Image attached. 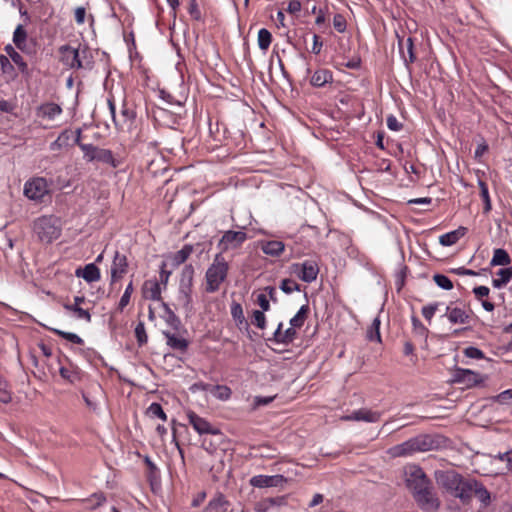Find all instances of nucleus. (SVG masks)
Returning a JSON list of instances; mask_svg holds the SVG:
<instances>
[{"label": "nucleus", "mask_w": 512, "mask_h": 512, "mask_svg": "<svg viewBox=\"0 0 512 512\" xmlns=\"http://www.w3.org/2000/svg\"><path fill=\"white\" fill-rule=\"evenodd\" d=\"M58 52L60 62L69 69L93 68V56L87 47L74 48L70 45H62Z\"/></svg>", "instance_id": "obj_1"}, {"label": "nucleus", "mask_w": 512, "mask_h": 512, "mask_svg": "<svg viewBox=\"0 0 512 512\" xmlns=\"http://www.w3.org/2000/svg\"><path fill=\"white\" fill-rule=\"evenodd\" d=\"M435 479L439 486H441L455 498H458L462 501L463 498L467 497L466 492L469 488V479H464L462 475L456 471H436Z\"/></svg>", "instance_id": "obj_2"}, {"label": "nucleus", "mask_w": 512, "mask_h": 512, "mask_svg": "<svg viewBox=\"0 0 512 512\" xmlns=\"http://www.w3.org/2000/svg\"><path fill=\"white\" fill-rule=\"evenodd\" d=\"M433 447L434 441L429 435H418L389 448L387 452L393 458L407 457L417 452L432 450Z\"/></svg>", "instance_id": "obj_3"}, {"label": "nucleus", "mask_w": 512, "mask_h": 512, "mask_svg": "<svg viewBox=\"0 0 512 512\" xmlns=\"http://www.w3.org/2000/svg\"><path fill=\"white\" fill-rule=\"evenodd\" d=\"M229 271V264L222 253L215 255L212 264L205 273L206 287L208 293H214L220 289L221 284L226 280Z\"/></svg>", "instance_id": "obj_4"}, {"label": "nucleus", "mask_w": 512, "mask_h": 512, "mask_svg": "<svg viewBox=\"0 0 512 512\" xmlns=\"http://www.w3.org/2000/svg\"><path fill=\"white\" fill-rule=\"evenodd\" d=\"M194 267L187 264L183 267L180 277L177 302L186 312L192 310V290L194 279Z\"/></svg>", "instance_id": "obj_5"}, {"label": "nucleus", "mask_w": 512, "mask_h": 512, "mask_svg": "<svg viewBox=\"0 0 512 512\" xmlns=\"http://www.w3.org/2000/svg\"><path fill=\"white\" fill-rule=\"evenodd\" d=\"M34 231L42 242L51 243L60 236L61 229L52 217L43 216L34 222Z\"/></svg>", "instance_id": "obj_6"}, {"label": "nucleus", "mask_w": 512, "mask_h": 512, "mask_svg": "<svg viewBox=\"0 0 512 512\" xmlns=\"http://www.w3.org/2000/svg\"><path fill=\"white\" fill-rule=\"evenodd\" d=\"M405 484L412 495L429 484L431 481L426 476L423 469L417 465H409L404 469Z\"/></svg>", "instance_id": "obj_7"}, {"label": "nucleus", "mask_w": 512, "mask_h": 512, "mask_svg": "<svg viewBox=\"0 0 512 512\" xmlns=\"http://www.w3.org/2000/svg\"><path fill=\"white\" fill-rule=\"evenodd\" d=\"M413 497L417 505L426 512H437L440 508L441 502L436 493L433 491L432 484L425 488L416 491Z\"/></svg>", "instance_id": "obj_8"}, {"label": "nucleus", "mask_w": 512, "mask_h": 512, "mask_svg": "<svg viewBox=\"0 0 512 512\" xmlns=\"http://www.w3.org/2000/svg\"><path fill=\"white\" fill-rule=\"evenodd\" d=\"M189 424L199 434L222 435L221 431L213 426L207 419L199 416L196 412L188 410L186 412Z\"/></svg>", "instance_id": "obj_9"}, {"label": "nucleus", "mask_w": 512, "mask_h": 512, "mask_svg": "<svg viewBox=\"0 0 512 512\" xmlns=\"http://www.w3.org/2000/svg\"><path fill=\"white\" fill-rule=\"evenodd\" d=\"M291 268L293 273H295L302 281L307 283L315 281L319 273V266L314 260H306L303 263H294Z\"/></svg>", "instance_id": "obj_10"}, {"label": "nucleus", "mask_w": 512, "mask_h": 512, "mask_svg": "<svg viewBox=\"0 0 512 512\" xmlns=\"http://www.w3.org/2000/svg\"><path fill=\"white\" fill-rule=\"evenodd\" d=\"M48 192L47 181L42 177L33 178L24 185V195L31 200H42Z\"/></svg>", "instance_id": "obj_11"}, {"label": "nucleus", "mask_w": 512, "mask_h": 512, "mask_svg": "<svg viewBox=\"0 0 512 512\" xmlns=\"http://www.w3.org/2000/svg\"><path fill=\"white\" fill-rule=\"evenodd\" d=\"M485 381L481 374L469 369L458 368L453 374V382L462 384L464 388H472Z\"/></svg>", "instance_id": "obj_12"}, {"label": "nucleus", "mask_w": 512, "mask_h": 512, "mask_svg": "<svg viewBox=\"0 0 512 512\" xmlns=\"http://www.w3.org/2000/svg\"><path fill=\"white\" fill-rule=\"evenodd\" d=\"M469 488L467 489V497L463 498V503H469L472 499V496H476L478 500L484 505L488 506L491 502V495L490 492L485 488V486L475 480V479H469Z\"/></svg>", "instance_id": "obj_13"}, {"label": "nucleus", "mask_w": 512, "mask_h": 512, "mask_svg": "<svg viewBox=\"0 0 512 512\" xmlns=\"http://www.w3.org/2000/svg\"><path fill=\"white\" fill-rule=\"evenodd\" d=\"M246 239L245 232L229 230L223 234L218 246L221 251H227L239 247Z\"/></svg>", "instance_id": "obj_14"}, {"label": "nucleus", "mask_w": 512, "mask_h": 512, "mask_svg": "<svg viewBox=\"0 0 512 512\" xmlns=\"http://www.w3.org/2000/svg\"><path fill=\"white\" fill-rule=\"evenodd\" d=\"M128 270V260L126 255L116 251L111 265V285L120 280Z\"/></svg>", "instance_id": "obj_15"}, {"label": "nucleus", "mask_w": 512, "mask_h": 512, "mask_svg": "<svg viewBox=\"0 0 512 512\" xmlns=\"http://www.w3.org/2000/svg\"><path fill=\"white\" fill-rule=\"evenodd\" d=\"M382 413L367 408H361L353 411L350 415L344 416L346 421H363L367 423H375L380 420Z\"/></svg>", "instance_id": "obj_16"}, {"label": "nucleus", "mask_w": 512, "mask_h": 512, "mask_svg": "<svg viewBox=\"0 0 512 512\" xmlns=\"http://www.w3.org/2000/svg\"><path fill=\"white\" fill-rule=\"evenodd\" d=\"M27 32L23 25L19 24L13 33V43L23 53L32 55L35 52L33 45L28 43Z\"/></svg>", "instance_id": "obj_17"}, {"label": "nucleus", "mask_w": 512, "mask_h": 512, "mask_svg": "<svg viewBox=\"0 0 512 512\" xmlns=\"http://www.w3.org/2000/svg\"><path fill=\"white\" fill-rule=\"evenodd\" d=\"M444 316L447 317L452 324H467L470 319L469 313L464 308L454 306L453 303L446 306Z\"/></svg>", "instance_id": "obj_18"}, {"label": "nucleus", "mask_w": 512, "mask_h": 512, "mask_svg": "<svg viewBox=\"0 0 512 512\" xmlns=\"http://www.w3.org/2000/svg\"><path fill=\"white\" fill-rule=\"evenodd\" d=\"M4 51L7 54L6 56L11 60L17 67L20 73L24 76H30V70L28 67V64L22 57V55L16 51V49L11 45L8 44L4 47Z\"/></svg>", "instance_id": "obj_19"}, {"label": "nucleus", "mask_w": 512, "mask_h": 512, "mask_svg": "<svg viewBox=\"0 0 512 512\" xmlns=\"http://www.w3.org/2000/svg\"><path fill=\"white\" fill-rule=\"evenodd\" d=\"M283 479L282 475H256L250 479V484L257 488L276 487Z\"/></svg>", "instance_id": "obj_20"}, {"label": "nucleus", "mask_w": 512, "mask_h": 512, "mask_svg": "<svg viewBox=\"0 0 512 512\" xmlns=\"http://www.w3.org/2000/svg\"><path fill=\"white\" fill-rule=\"evenodd\" d=\"M85 302V298L83 296L74 297L73 304H65L64 308L67 311L73 312L77 319L85 320L86 322H91V314L88 310L83 309L81 304Z\"/></svg>", "instance_id": "obj_21"}, {"label": "nucleus", "mask_w": 512, "mask_h": 512, "mask_svg": "<svg viewBox=\"0 0 512 512\" xmlns=\"http://www.w3.org/2000/svg\"><path fill=\"white\" fill-rule=\"evenodd\" d=\"M231 504L222 493H217L209 500L204 512H228Z\"/></svg>", "instance_id": "obj_22"}, {"label": "nucleus", "mask_w": 512, "mask_h": 512, "mask_svg": "<svg viewBox=\"0 0 512 512\" xmlns=\"http://www.w3.org/2000/svg\"><path fill=\"white\" fill-rule=\"evenodd\" d=\"M136 118V112L134 109L128 107L126 102L123 103L120 113V118L115 120V126L117 129L131 128Z\"/></svg>", "instance_id": "obj_23"}, {"label": "nucleus", "mask_w": 512, "mask_h": 512, "mask_svg": "<svg viewBox=\"0 0 512 512\" xmlns=\"http://www.w3.org/2000/svg\"><path fill=\"white\" fill-rule=\"evenodd\" d=\"M61 113L62 108L60 105L53 102L44 103L37 108V116L50 121L61 115Z\"/></svg>", "instance_id": "obj_24"}, {"label": "nucleus", "mask_w": 512, "mask_h": 512, "mask_svg": "<svg viewBox=\"0 0 512 512\" xmlns=\"http://www.w3.org/2000/svg\"><path fill=\"white\" fill-rule=\"evenodd\" d=\"M162 333L166 338V344L170 348L180 352H185L187 350L189 343L185 338L167 330H164Z\"/></svg>", "instance_id": "obj_25"}, {"label": "nucleus", "mask_w": 512, "mask_h": 512, "mask_svg": "<svg viewBox=\"0 0 512 512\" xmlns=\"http://www.w3.org/2000/svg\"><path fill=\"white\" fill-rule=\"evenodd\" d=\"M143 297L146 299L161 300V287L157 280H147L142 287Z\"/></svg>", "instance_id": "obj_26"}, {"label": "nucleus", "mask_w": 512, "mask_h": 512, "mask_svg": "<svg viewBox=\"0 0 512 512\" xmlns=\"http://www.w3.org/2000/svg\"><path fill=\"white\" fill-rule=\"evenodd\" d=\"M466 227L460 226L456 230L445 233L439 237V243L442 246H452L456 244L467 233Z\"/></svg>", "instance_id": "obj_27"}, {"label": "nucleus", "mask_w": 512, "mask_h": 512, "mask_svg": "<svg viewBox=\"0 0 512 512\" xmlns=\"http://www.w3.org/2000/svg\"><path fill=\"white\" fill-rule=\"evenodd\" d=\"M76 276L82 277L89 283L98 281L101 277L100 270L94 263L87 264L83 269H77Z\"/></svg>", "instance_id": "obj_28"}, {"label": "nucleus", "mask_w": 512, "mask_h": 512, "mask_svg": "<svg viewBox=\"0 0 512 512\" xmlns=\"http://www.w3.org/2000/svg\"><path fill=\"white\" fill-rule=\"evenodd\" d=\"M399 49L406 65L415 62L416 56L414 54V44L413 39L411 37H408L405 43L402 40H400Z\"/></svg>", "instance_id": "obj_29"}, {"label": "nucleus", "mask_w": 512, "mask_h": 512, "mask_svg": "<svg viewBox=\"0 0 512 512\" xmlns=\"http://www.w3.org/2000/svg\"><path fill=\"white\" fill-rule=\"evenodd\" d=\"M333 74L328 69H318L311 77L310 83L314 87H323L325 84L332 82Z\"/></svg>", "instance_id": "obj_30"}, {"label": "nucleus", "mask_w": 512, "mask_h": 512, "mask_svg": "<svg viewBox=\"0 0 512 512\" xmlns=\"http://www.w3.org/2000/svg\"><path fill=\"white\" fill-rule=\"evenodd\" d=\"M193 252V246L190 244L184 245L179 251L171 256L172 265L178 267L183 264Z\"/></svg>", "instance_id": "obj_31"}, {"label": "nucleus", "mask_w": 512, "mask_h": 512, "mask_svg": "<svg viewBox=\"0 0 512 512\" xmlns=\"http://www.w3.org/2000/svg\"><path fill=\"white\" fill-rule=\"evenodd\" d=\"M497 276V278L492 279V285L495 288L500 289L512 279V267L499 269Z\"/></svg>", "instance_id": "obj_32"}, {"label": "nucleus", "mask_w": 512, "mask_h": 512, "mask_svg": "<svg viewBox=\"0 0 512 512\" xmlns=\"http://www.w3.org/2000/svg\"><path fill=\"white\" fill-rule=\"evenodd\" d=\"M162 306L165 311V315L163 316L166 324L174 331H178L181 327V321L179 317L171 310V308L166 303H162Z\"/></svg>", "instance_id": "obj_33"}, {"label": "nucleus", "mask_w": 512, "mask_h": 512, "mask_svg": "<svg viewBox=\"0 0 512 512\" xmlns=\"http://www.w3.org/2000/svg\"><path fill=\"white\" fill-rule=\"evenodd\" d=\"M309 311L310 308L307 304L302 305L298 312L290 319V325L295 327L296 329L301 328L304 325L306 319L308 318Z\"/></svg>", "instance_id": "obj_34"}, {"label": "nucleus", "mask_w": 512, "mask_h": 512, "mask_svg": "<svg viewBox=\"0 0 512 512\" xmlns=\"http://www.w3.org/2000/svg\"><path fill=\"white\" fill-rule=\"evenodd\" d=\"M511 263V258L506 250L498 248L494 250L493 257L490 261L491 266H506Z\"/></svg>", "instance_id": "obj_35"}, {"label": "nucleus", "mask_w": 512, "mask_h": 512, "mask_svg": "<svg viewBox=\"0 0 512 512\" xmlns=\"http://www.w3.org/2000/svg\"><path fill=\"white\" fill-rule=\"evenodd\" d=\"M96 160L108 164L113 168L118 167L120 164V162L114 158L112 151L104 148L98 149Z\"/></svg>", "instance_id": "obj_36"}, {"label": "nucleus", "mask_w": 512, "mask_h": 512, "mask_svg": "<svg viewBox=\"0 0 512 512\" xmlns=\"http://www.w3.org/2000/svg\"><path fill=\"white\" fill-rule=\"evenodd\" d=\"M262 250L267 255L278 256L283 252L284 244L276 240L268 241L263 245Z\"/></svg>", "instance_id": "obj_37"}, {"label": "nucleus", "mask_w": 512, "mask_h": 512, "mask_svg": "<svg viewBox=\"0 0 512 512\" xmlns=\"http://www.w3.org/2000/svg\"><path fill=\"white\" fill-rule=\"evenodd\" d=\"M380 325L381 321L379 317H375L374 320L372 321L371 326L367 330V338L370 341L381 342Z\"/></svg>", "instance_id": "obj_38"}, {"label": "nucleus", "mask_w": 512, "mask_h": 512, "mask_svg": "<svg viewBox=\"0 0 512 512\" xmlns=\"http://www.w3.org/2000/svg\"><path fill=\"white\" fill-rule=\"evenodd\" d=\"M479 188H480V196L484 202L483 212L487 214L492 209L488 186L484 181H479Z\"/></svg>", "instance_id": "obj_39"}, {"label": "nucleus", "mask_w": 512, "mask_h": 512, "mask_svg": "<svg viewBox=\"0 0 512 512\" xmlns=\"http://www.w3.org/2000/svg\"><path fill=\"white\" fill-rule=\"evenodd\" d=\"M257 40H258L259 48L262 51H266L271 44L272 35L267 29L262 28L258 31V39Z\"/></svg>", "instance_id": "obj_40"}, {"label": "nucleus", "mask_w": 512, "mask_h": 512, "mask_svg": "<svg viewBox=\"0 0 512 512\" xmlns=\"http://www.w3.org/2000/svg\"><path fill=\"white\" fill-rule=\"evenodd\" d=\"M231 315L233 319L236 321L238 326L245 325L248 326V323L244 317L243 309L241 304L234 302L231 305Z\"/></svg>", "instance_id": "obj_41"}, {"label": "nucleus", "mask_w": 512, "mask_h": 512, "mask_svg": "<svg viewBox=\"0 0 512 512\" xmlns=\"http://www.w3.org/2000/svg\"><path fill=\"white\" fill-rule=\"evenodd\" d=\"M134 291L133 283L132 281L126 286L125 291L123 295L120 298V301L118 303L117 310L122 312L124 308L129 304L131 295Z\"/></svg>", "instance_id": "obj_42"}, {"label": "nucleus", "mask_w": 512, "mask_h": 512, "mask_svg": "<svg viewBox=\"0 0 512 512\" xmlns=\"http://www.w3.org/2000/svg\"><path fill=\"white\" fill-rule=\"evenodd\" d=\"M80 149L83 152V157L85 160H87L88 162L96 160L99 147L93 144H84L81 145Z\"/></svg>", "instance_id": "obj_43"}, {"label": "nucleus", "mask_w": 512, "mask_h": 512, "mask_svg": "<svg viewBox=\"0 0 512 512\" xmlns=\"http://www.w3.org/2000/svg\"><path fill=\"white\" fill-rule=\"evenodd\" d=\"M297 329L290 325L289 328L283 331L282 336L279 340L278 344L289 345L291 344L297 337Z\"/></svg>", "instance_id": "obj_44"}, {"label": "nucleus", "mask_w": 512, "mask_h": 512, "mask_svg": "<svg viewBox=\"0 0 512 512\" xmlns=\"http://www.w3.org/2000/svg\"><path fill=\"white\" fill-rule=\"evenodd\" d=\"M135 337L139 346H143L148 341V336L144 322L140 321L135 327Z\"/></svg>", "instance_id": "obj_45"}, {"label": "nucleus", "mask_w": 512, "mask_h": 512, "mask_svg": "<svg viewBox=\"0 0 512 512\" xmlns=\"http://www.w3.org/2000/svg\"><path fill=\"white\" fill-rule=\"evenodd\" d=\"M51 331H53L55 334H57L58 336L74 343V344H78V345H81L83 344V339L78 336L77 334L75 333H72V332H65V331H62V330H59V329H51Z\"/></svg>", "instance_id": "obj_46"}, {"label": "nucleus", "mask_w": 512, "mask_h": 512, "mask_svg": "<svg viewBox=\"0 0 512 512\" xmlns=\"http://www.w3.org/2000/svg\"><path fill=\"white\" fill-rule=\"evenodd\" d=\"M279 288L285 294H291L295 291H300V285L292 279H283L279 285Z\"/></svg>", "instance_id": "obj_47"}, {"label": "nucleus", "mask_w": 512, "mask_h": 512, "mask_svg": "<svg viewBox=\"0 0 512 512\" xmlns=\"http://www.w3.org/2000/svg\"><path fill=\"white\" fill-rule=\"evenodd\" d=\"M264 312L265 311L254 310L252 313L251 323L261 330L266 328V316Z\"/></svg>", "instance_id": "obj_48"}, {"label": "nucleus", "mask_w": 512, "mask_h": 512, "mask_svg": "<svg viewBox=\"0 0 512 512\" xmlns=\"http://www.w3.org/2000/svg\"><path fill=\"white\" fill-rule=\"evenodd\" d=\"M212 394L220 400H228L231 396V389L225 385H216L213 387Z\"/></svg>", "instance_id": "obj_49"}, {"label": "nucleus", "mask_w": 512, "mask_h": 512, "mask_svg": "<svg viewBox=\"0 0 512 512\" xmlns=\"http://www.w3.org/2000/svg\"><path fill=\"white\" fill-rule=\"evenodd\" d=\"M147 415L150 417L160 418L163 421L167 419L166 414L159 403H152L147 409Z\"/></svg>", "instance_id": "obj_50"}, {"label": "nucleus", "mask_w": 512, "mask_h": 512, "mask_svg": "<svg viewBox=\"0 0 512 512\" xmlns=\"http://www.w3.org/2000/svg\"><path fill=\"white\" fill-rule=\"evenodd\" d=\"M433 280L438 287L444 290H451L453 288L452 281L443 274H435Z\"/></svg>", "instance_id": "obj_51"}, {"label": "nucleus", "mask_w": 512, "mask_h": 512, "mask_svg": "<svg viewBox=\"0 0 512 512\" xmlns=\"http://www.w3.org/2000/svg\"><path fill=\"white\" fill-rule=\"evenodd\" d=\"M440 306L439 302L431 303L429 305L422 307V315L423 317L430 322L435 315V312L437 311L438 307Z\"/></svg>", "instance_id": "obj_52"}, {"label": "nucleus", "mask_w": 512, "mask_h": 512, "mask_svg": "<svg viewBox=\"0 0 512 512\" xmlns=\"http://www.w3.org/2000/svg\"><path fill=\"white\" fill-rule=\"evenodd\" d=\"M59 372H60L61 377L70 383H74L77 380H79V375L74 370H71L66 367H60Z\"/></svg>", "instance_id": "obj_53"}, {"label": "nucleus", "mask_w": 512, "mask_h": 512, "mask_svg": "<svg viewBox=\"0 0 512 512\" xmlns=\"http://www.w3.org/2000/svg\"><path fill=\"white\" fill-rule=\"evenodd\" d=\"M411 322L413 325V330L416 334L422 337H426L428 334V329L423 325V323L416 317L412 316Z\"/></svg>", "instance_id": "obj_54"}, {"label": "nucleus", "mask_w": 512, "mask_h": 512, "mask_svg": "<svg viewBox=\"0 0 512 512\" xmlns=\"http://www.w3.org/2000/svg\"><path fill=\"white\" fill-rule=\"evenodd\" d=\"M463 353L466 357L471 358V359H483L484 358V353L482 352V350H480L479 348L474 347V346L466 347L463 350Z\"/></svg>", "instance_id": "obj_55"}, {"label": "nucleus", "mask_w": 512, "mask_h": 512, "mask_svg": "<svg viewBox=\"0 0 512 512\" xmlns=\"http://www.w3.org/2000/svg\"><path fill=\"white\" fill-rule=\"evenodd\" d=\"M333 26L338 32L343 33L347 27V22H346L345 17L341 14L334 15Z\"/></svg>", "instance_id": "obj_56"}, {"label": "nucleus", "mask_w": 512, "mask_h": 512, "mask_svg": "<svg viewBox=\"0 0 512 512\" xmlns=\"http://www.w3.org/2000/svg\"><path fill=\"white\" fill-rule=\"evenodd\" d=\"M0 66L3 74L14 73V66L11 64L9 58L5 55H0Z\"/></svg>", "instance_id": "obj_57"}, {"label": "nucleus", "mask_w": 512, "mask_h": 512, "mask_svg": "<svg viewBox=\"0 0 512 512\" xmlns=\"http://www.w3.org/2000/svg\"><path fill=\"white\" fill-rule=\"evenodd\" d=\"M188 12H189L190 16L192 17V19L197 20V21L201 20L202 14H201V11L199 9V6H198L196 0L189 1Z\"/></svg>", "instance_id": "obj_58"}, {"label": "nucleus", "mask_w": 512, "mask_h": 512, "mask_svg": "<svg viewBox=\"0 0 512 512\" xmlns=\"http://www.w3.org/2000/svg\"><path fill=\"white\" fill-rule=\"evenodd\" d=\"M257 304L260 306L261 311H269L270 310V303L269 299L266 294L260 293L257 295Z\"/></svg>", "instance_id": "obj_59"}, {"label": "nucleus", "mask_w": 512, "mask_h": 512, "mask_svg": "<svg viewBox=\"0 0 512 512\" xmlns=\"http://www.w3.org/2000/svg\"><path fill=\"white\" fill-rule=\"evenodd\" d=\"M387 127L392 131H399L402 128V124L394 115H389L387 117Z\"/></svg>", "instance_id": "obj_60"}, {"label": "nucleus", "mask_w": 512, "mask_h": 512, "mask_svg": "<svg viewBox=\"0 0 512 512\" xmlns=\"http://www.w3.org/2000/svg\"><path fill=\"white\" fill-rule=\"evenodd\" d=\"M512 400V389H507L496 396V401L501 404H506Z\"/></svg>", "instance_id": "obj_61"}, {"label": "nucleus", "mask_w": 512, "mask_h": 512, "mask_svg": "<svg viewBox=\"0 0 512 512\" xmlns=\"http://www.w3.org/2000/svg\"><path fill=\"white\" fill-rule=\"evenodd\" d=\"M473 293L477 299H482L489 295L490 289L487 286H477L473 289Z\"/></svg>", "instance_id": "obj_62"}, {"label": "nucleus", "mask_w": 512, "mask_h": 512, "mask_svg": "<svg viewBox=\"0 0 512 512\" xmlns=\"http://www.w3.org/2000/svg\"><path fill=\"white\" fill-rule=\"evenodd\" d=\"M302 5L299 0H290L288 3L287 11L296 14L301 11Z\"/></svg>", "instance_id": "obj_63"}, {"label": "nucleus", "mask_w": 512, "mask_h": 512, "mask_svg": "<svg viewBox=\"0 0 512 512\" xmlns=\"http://www.w3.org/2000/svg\"><path fill=\"white\" fill-rule=\"evenodd\" d=\"M496 458H498L501 461H505L507 463V468L509 471L512 470V455L510 453V450L504 453H499Z\"/></svg>", "instance_id": "obj_64"}]
</instances>
